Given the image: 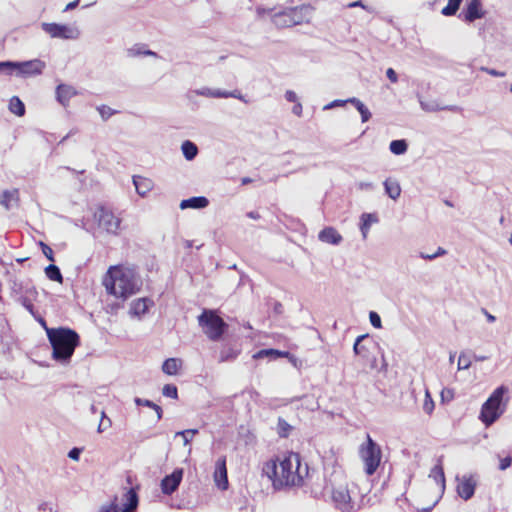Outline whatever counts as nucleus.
Instances as JSON below:
<instances>
[{"instance_id":"20e7f679","label":"nucleus","mask_w":512,"mask_h":512,"mask_svg":"<svg viewBox=\"0 0 512 512\" xmlns=\"http://www.w3.org/2000/svg\"><path fill=\"white\" fill-rule=\"evenodd\" d=\"M198 324L211 341H219L228 327L216 311L210 309H204L198 316Z\"/></svg>"},{"instance_id":"cd10ccee","label":"nucleus","mask_w":512,"mask_h":512,"mask_svg":"<svg viewBox=\"0 0 512 512\" xmlns=\"http://www.w3.org/2000/svg\"><path fill=\"white\" fill-rule=\"evenodd\" d=\"M9 110L17 116H23L25 114L24 103L17 96H13L9 102Z\"/></svg>"},{"instance_id":"a19ab883","label":"nucleus","mask_w":512,"mask_h":512,"mask_svg":"<svg viewBox=\"0 0 512 512\" xmlns=\"http://www.w3.org/2000/svg\"><path fill=\"white\" fill-rule=\"evenodd\" d=\"M434 410V401L428 389H425V399L423 403V411L430 415Z\"/></svg>"},{"instance_id":"393cba45","label":"nucleus","mask_w":512,"mask_h":512,"mask_svg":"<svg viewBox=\"0 0 512 512\" xmlns=\"http://www.w3.org/2000/svg\"><path fill=\"white\" fill-rule=\"evenodd\" d=\"M384 189L386 194L393 200H396L400 197L401 194V186L396 179L387 178L384 183Z\"/></svg>"},{"instance_id":"f257e3e1","label":"nucleus","mask_w":512,"mask_h":512,"mask_svg":"<svg viewBox=\"0 0 512 512\" xmlns=\"http://www.w3.org/2000/svg\"><path fill=\"white\" fill-rule=\"evenodd\" d=\"M263 475L272 481L275 489L300 486L308 474V466L301 464L298 453L290 452L278 461L270 460L262 468Z\"/></svg>"},{"instance_id":"774afa93","label":"nucleus","mask_w":512,"mask_h":512,"mask_svg":"<svg viewBox=\"0 0 512 512\" xmlns=\"http://www.w3.org/2000/svg\"><path fill=\"white\" fill-rule=\"evenodd\" d=\"M347 103L353 104L356 109L359 107L360 104H363L362 101L355 97L347 99Z\"/></svg>"},{"instance_id":"7c9ffc66","label":"nucleus","mask_w":512,"mask_h":512,"mask_svg":"<svg viewBox=\"0 0 512 512\" xmlns=\"http://www.w3.org/2000/svg\"><path fill=\"white\" fill-rule=\"evenodd\" d=\"M45 274L52 281H56L59 283L63 282V277L60 272V269L54 264H50L45 268Z\"/></svg>"},{"instance_id":"de8ad7c7","label":"nucleus","mask_w":512,"mask_h":512,"mask_svg":"<svg viewBox=\"0 0 512 512\" xmlns=\"http://www.w3.org/2000/svg\"><path fill=\"white\" fill-rule=\"evenodd\" d=\"M276 353H278V350H275V349H263V350H260L259 352H257L254 355V358H264V357H274L275 358V354Z\"/></svg>"},{"instance_id":"6e6d98bb","label":"nucleus","mask_w":512,"mask_h":512,"mask_svg":"<svg viewBox=\"0 0 512 512\" xmlns=\"http://www.w3.org/2000/svg\"><path fill=\"white\" fill-rule=\"evenodd\" d=\"M346 103H347V100L337 99V100H334V101L330 102L329 104L325 105L324 110H329L334 107L344 106Z\"/></svg>"},{"instance_id":"f8f14e48","label":"nucleus","mask_w":512,"mask_h":512,"mask_svg":"<svg viewBox=\"0 0 512 512\" xmlns=\"http://www.w3.org/2000/svg\"><path fill=\"white\" fill-rule=\"evenodd\" d=\"M183 478V469L177 468L170 475L165 476L161 481V490L165 495L174 493Z\"/></svg>"},{"instance_id":"e433bc0d","label":"nucleus","mask_w":512,"mask_h":512,"mask_svg":"<svg viewBox=\"0 0 512 512\" xmlns=\"http://www.w3.org/2000/svg\"><path fill=\"white\" fill-rule=\"evenodd\" d=\"M18 62L12 61H3L0 62V73H5L7 75L13 74V72H18Z\"/></svg>"},{"instance_id":"0eeeda50","label":"nucleus","mask_w":512,"mask_h":512,"mask_svg":"<svg viewBox=\"0 0 512 512\" xmlns=\"http://www.w3.org/2000/svg\"><path fill=\"white\" fill-rule=\"evenodd\" d=\"M379 349L378 343L368 334L360 335L356 338L353 351L359 356L370 369H377V358L375 352Z\"/></svg>"},{"instance_id":"ea45409f","label":"nucleus","mask_w":512,"mask_h":512,"mask_svg":"<svg viewBox=\"0 0 512 512\" xmlns=\"http://www.w3.org/2000/svg\"><path fill=\"white\" fill-rule=\"evenodd\" d=\"M196 434H198V429H187L176 432L175 437L181 436L184 445H188Z\"/></svg>"},{"instance_id":"338daca9","label":"nucleus","mask_w":512,"mask_h":512,"mask_svg":"<svg viewBox=\"0 0 512 512\" xmlns=\"http://www.w3.org/2000/svg\"><path fill=\"white\" fill-rule=\"evenodd\" d=\"M79 1H80V0H74V1H72V2H70V3H68V4L66 5V7L64 8V10H63V11H64V12H67V11H70V10L75 9V8L78 6Z\"/></svg>"},{"instance_id":"5fc2aeb1","label":"nucleus","mask_w":512,"mask_h":512,"mask_svg":"<svg viewBox=\"0 0 512 512\" xmlns=\"http://www.w3.org/2000/svg\"><path fill=\"white\" fill-rule=\"evenodd\" d=\"M454 398V393L451 389H443L441 391V399L443 402L451 401Z\"/></svg>"},{"instance_id":"a878e982","label":"nucleus","mask_w":512,"mask_h":512,"mask_svg":"<svg viewBox=\"0 0 512 512\" xmlns=\"http://www.w3.org/2000/svg\"><path fill=\"white\" fill-rule=\"evenodd\" d=\"M182 361L177 358H169L164 361L162 365V370L167 375H176L178 373V369L181 367Z\"/></svg>"},{"instance_id":"ddd939ff","label":"nucleus","mask_w":512,"mask_h":512,"mask_svg":"<svg viewBox=\"0 0 512 512\" xmlns=\"http://www.w3.org/2000/svg\"><path fill=\"white\" fill-rule=\"evenodd\" d=\"M313 11L314 8L310 5H300L289 8L293 26L300 25L302 23H309L312 18Z\"/></svg>"},{"instance_id":"b1692460","label":"nucleus","mask_w":512,"mask_h":512,"mask_svg":"<svg viewBox=\"0 0 512 512\" xmlns=\"http://www.w3.org/2000/svg\"><path fill=\"white\" fill-rule=\"evenodd\" d=\"M208 204H209V201L206 197L195 196V197H191V198L182 200L180 203V208L182 210L187 209V208L203 209V208L207 207Z\"/></svg>"},{"instance_id":"8fccbe9b","label":"nucleus","mask_w":512,"mask_h":512,"mask_svg":"<svg viewBox=\"0 0 512 512\" xmlns=\"http://www.w3.org/2000/svg\"><path fill=\"white\" fill-rule=\"evenodd\" d=\"M97 109H98L100 116L102 117L103 120H107L114 113V111L110 107L105 106V105H102V106L98 107Z\"/></svg>"},{"instance_id":"680f3d73","label":"nucleus","mask_w":512,"mask_h":512,"mask_svg":"<svg viewBox=\"0 0 512 512\" xmlns=\"http://www.w3.org/2000/svg\"><path fill=\"white\" fill-rule=\"evenodd\" d=\"M81 450L79 448H73L69 451L68 456L73 460H79Z\"/></svg>"},{"instance_id":"2eb2a0df","label":"nucleus","mask_w":512,"mask_h":512,"mask_svg":"<svg viewBox=\"0 0 512 512\" xmlns=\"http://www.w3.org/2000/svg\"><path fill=\"white\" fill-rule=\"evenodd\" d=\"M214 481L216 486L221 490H226L228 487L226 457H220L215 464Z\"/></svg>"},{"instance_id":"c756f323","label":"nucleus","mask_w":512,"mask_h":512,"mask_svg":"<svg viewBox=\"0 0 512 512\" xmlns=\"http://www.w3.org/2000/svg\"><path fill=\"white\" fill-rule=\"evenodd\" d=\"M373 221H376V219L373 218L372 214H367V213L362 214L360 230H361L363 239L367 238L371 223Z\"/></svg>"},{"instance_id":"58836bf2","label":"nucleus","mask_w":512,"mask_h":512,"mask_svg":"<svg viewBox=\"0 0 512 512\" xmlns=\"http://www.w3.org/2000/svg\"><path fill=\"white\" fill-rule=\"evenodd\" d=\"M277 430L280 437H287L292 430V426L283 418H279Z\"/></svg>"},{"instance_id":"864d4df0","label":"nucleus","mask_w":512,"mask_h":512,"mask_svg":"<svg viewBox=\"0 0 512 512\" xmlns=\"http://www.w3.org/2000/svg\"><path fill=\"white\" fill-rule=\"evenodd\" d=\"M41 246H42V252L46 256V258L53 262L54 261L53 250L48 245H46L42 242H41Z\"/></svg>"},{"instance_id":"37998d69","label":"nucleus","mask_w":512,"mask_h":512,"mask_svg":"<svg viewBox=\"0 0 512 512\" xmlns=\"http://www.w3.org/2000/svg\"><path fill=\"white\" fill-rule=\"evenodd\" d=\"M162 393L164 396L172 398V399H177V397H178L177 387L172 384H166L162 389Z\"/></svg>"},{"instance_id":"3c124183","label":"nucleus","mask_w":512,"mask_h":512,"mask_svg":"<svg viewBox=\"0 0 512 512\" xmlns=\"http://www.w3.org/2000/svg\"><path fill=\"white\" fill-rule=\"evenodd\" d=\"M112 426V421L110 418H106V419H100V423L98 425V428H97V431L99 433H102L104 432L105 430H107L108 428H110Z\"/></svg>"},{"instance_id":"2f4dec72","label":"nucleus","mask_w":512,"mask_h":512,"mask_svg":"<svg viewBox=\"0 0 512 512\" xmlns=\"http://www.w3.org/2000/svg\"><path fill=\"white\" fill-rule=\"evenodd\" d=\"M238 356V351L232 347H223L220 351L219 362L233 361Z\"/></svg>"},{"instance_id":"4468645a","label":"nucleus","mask_w":512,"mask_h":512,"mask_svg":"<svg viewBox=\"0 0 512 512\" xmlns=\"http://www.w3.org/2000/svg\"><path fill=\"white\" fill-rule=\"evenodd\" d=\"M457 493L463 500H469L475 493L476 480L472 476L464 475L458 478Z\"/></svg>"},{"instance_id":"052dcab7","label":"nucleus","mask_w":512,"mask_h":512,"mask_svg":"<svg viewBox=\"0 0 512 512\" xmlns=\"http://www.w3.org/2000/svg\"><path fill=\"white\" fill-rule=\"evenodd\" d=\"M386 76L392 83H396L398 81L397 74L392 68L387 69Z\"/></svg>"},{"instance_id":"13d9d810","label":"nucleus","mask_w":512,"mask_h":512,"mask_svg":"<svg viewBox=\"0 0 512 512\" xmlns=\"http://www.w3.org/2000/svg\"><path fill=\"white\" fill-rule=\"evenodd\" d=\"M512 463L511 457H505L500 460L499 469L500 470H506L508 467H510Z\"/></svg>"},{"instance_id":"9b49d317","label":"nucleus","mask_w":512,"mask_h":512,"mask_svg":"<svg viewBox=\"0 0 512 512\" xmlns=\"http://www.w3.org/2000/svg\"><path fill=\"white\" fill-rule=\"evenodd\" d=\"M99 227L110 234H117L120 227V219L113 212L105 207H99L94 213Z\"/></svg>"},{"instance_id":"e2e57ef3","label":"nucleus","mask_w":512,"mask_h":512,"mask_svg":"<svg viewBox=\"0 0 512 512\" xmlns=\"http://www.w3.org/2000/svg\"><path fill=\"white\" fill-rule=\"evenodd\" d=\"M40 511H49V512H55L52 505L50 503L44 502L39 505Z\"/></svg>"},{"instance_id":"f3484780","label":"nucleus","mask_w":512,"mask_h":512,"mask_svg":"<svg viewBox=\"0 0 512 512\" xmlns=\"http://www.w3.org/2000/svg\"><path fill=\"white\" fill-rule=\"evenodd\" d=\"M76 94V89L71 85L59 84L56 88V99L64 107L69 105L71 98Z\"/></svg>"},{"instance_id":"6ab92c4d","label":"nucleus","mask_w":512,"mask_h":512,"mask_svg":"<svg viewBox=\"0 0 512 512\" xmlns=\"http://www.w3.org/2000/svg\"><path fill=\"white\" fill-rule=\"evenodd\" d=\"M481 7V0H471V2L468 4L466 8L465 21L473 22L477 19L482 18L484 16V13Z\"/></svg>"},{"instance_id":"a211bd4d","label":"nucleus","mask_w":512,"mask_h":512,"mask_svg":"<svg viewBox=\"0 0 512 512\" xmlns=\"http://www.w3.org/2000/svg\"><path fill=\"white\" fill-rule=\"evenodd\" d=\"M318 238L321 242L338 245L342 241V236L333 227H325L319 232Z\"/></svg>"},{"instance_id":"412c9836","label":"nucleus","mask_w":512,"mask_h":512,"mask_svg":"<svg viewBox=\"0 0 512 512\" xmlns=\"http://www.w3.org/2000/svg\"><path fill=\"white\" fill-rule=\"evenodd\" d=\"M153 305V301L149 298H139L131 303L130 313L133 316L140 317L144 315L148 308Z\"/></svg>"},{"instance_id":"c9c22d12","label":"nucleus","mask_w":512,"mask_h":512,"mask_svg":"<svg viewBox=\"0 0 512 512\" xmlns=\"http://www.w3.org/2000/svg\"><path fill=\"white\" fill-rule=\"evenodd\" d=\"M462 0H449L447 6H445L441 13L445 16L455 15L458 11Z\"/></svg>"},{"instance_id":"09e8293b","label":"nucleus","mask_w":512,"mask_h":512,"mask_svg":"<svg viewBox=\"0 0 512 512\" xmlns=\"http://www.w3.org/2000/svg\"><path fill=\"white\" fill-rule=\"evenodd\" d=\"M222 93H224L225 95H222L221 98H236V99H239V100L245 102L243 95L238 90H234V91L222 90Z\"/></svg>"},{"instance_id":"4d7b16f0","label":"nucleus","mask_w":512,"mask_h":512,"mask_svg":"<svg viewBox=\"0 0 512 512\" xmlns=\"http://www.w3.org/2000/svg\"><path fill=\"white\" fill-rule=\"evenodd\" d=\"M285 99L288 101V102H294V103H297L299 102L298 101V97H297V94L292 91V90H287L285 92Z\"/></svg>"},{"instance_id":"4c0bfd02","label":"nucleus","mask_w":512,"mask_h":512,"mask_svg":"<svg viewBox=\"0 0 512 512\" xmlns=\"http://www.w3.org/2000/svg\"><path fill=\"white\" fill-rule=\"evenodd\" d=\"M419 103H420V106L422 108V110L426 111V112H436V111H439V110H442L444 109L443 107H441L436 101L434 100H431V101H424L422 99H419Z\"/></svg>"},{"instance_id":"9d476101","label":"nucleus","mask_w":512,"mask_h":512,"mask_svg":"<svg viewBox=\"0 0 512 512\" xmlns=\"http://www.w3.org/2000/svg\"><path fill=\"white\" fill-rule=\"evenodd\" d=\"M41 28L44 32L49 34L51 38L76 40L80 36V31L77 27L66 24L43 22Z\"/></svg>"},{"instance_id":"39448f33","label":"nucleus","mask_w":512,"mask_h":512,"mask_svg":"<svg viewBox=\"0 0 512 512\" xmlns=\"http://www.w3.org/2000/svg\"><path fill=\"white\" fill-rule=\"evenodd\" d=\"M138 486L125 489L121 498H113L110 504L101 507L100 512H136L139 505Z\"/></svg>"},{"instance_id":"7ed1b4c3","label":"nucleus","mask_w":512,"mask_h":512,"mask_svg":"<svg viewBox=\"0 0 512 512\" xmlns=\"http://www.w3.org/2000/svg\"><path fill=\"white\" fill-rule=\"evenodd\" d=\"M46 333L52 346L53 359L61 363H68L80 342L77 332L64 327H46Z\"/></svg>"},{"instance_id":"49530a36","label":"nucleus","mask_w":512,"mask_h":512,"mask_svg":"<svg viewBox=\"0 0 512 512\" xmlns=\"http://www.w3.org/2000/svg\"><path fill=\"white\" fill-rule=\"evenodd\" d=\"M369 320H370V323L373 327L375 328H381L382 327V324H381V318L379 316V314L375 311H371L369 313Z\"/></svg>"},{"instance_id":"a18cd8bd","label":"nucleus","mask_w":512,"mask_h":512,"mask_svg":"<svg viewBox=\"0 0 512 512\" xmlns=\"http://www.w3.org/2000/svg\"><path fill=\"white\" fill-rule=\"evenodd\" d=\"M358 112L360 113L361 115V120L363 123L369 121V119L371 118V112L369 111V109L363 104H360L359 107L357 108Z\"/></svg>"},{"instance_id":"79ce46f5","label":"nucleus","mask_w":512,"mask_h":512,"mask_svg":"<svg viewBox=\"0 0 512 512\" xmlns=\"http://www.w3.org/2000/svg\"><path fill=\"white\" fill-rule=\"evenodd\" d=\"M447 254V251L443 248V247H438L436 252L433 253V254H427V253H424V252H420L419 253V257L424 259V260H434L438 257H441V256H444Z\"/></svg>"},{"instance_id":"1a4fd4ad","label":"nucleus","mask_w":512,"mask_h":512,"mask_svg":"<svg viewBox=\"0 0 512 512\" xmlns=\"http://www.w3.org/2000/svg\"><path fill=\"white\" fill-rule=\"evenodd\" d=\"M505 391L504 387L497 388L483 404L480 419L486 426L493 424L502 414L500 406Z\"/></svg>"},{"instance_id":"f704fd0d","label":"nucleus","mask_w":512,"mask_h":512,"mask_svg":"<svg viewBox=\"0 0 512 512\" xmlns=\"http://www.w3.org/2000/svg\"><path fill=\"white\" fill-rule=\"evenodd\" d=\"M430 477H433L434 480L437 482V483H440L441 486H442V489H444L445 487V476H444V470H443V467L441 465H436L432 468L430 474H429Z\"/></svg>"},{"instance_id":"4be33fe9","label":"nucleus","mask_w":512,"mask_h":512,"mask_svg":"<svg viewBox=\"0 0 512 512\" xmlns=\"http://www.w3.org/2000/svg\"><path fill=\"white\" fill-rule=\"evenodd\" d=\"M271 21L277 28H287L293 26V22L291 21V15L289 13V8L274 13L271 17Z\"/></svg>"},{"instance_id":"473e14b6","label":"nucleus","mask_w":512,"mask_h":512,"mask_svg":"<svg viewBox=\"0 0 512 512\" xmlns=\"http://www.w3.org/2000/svg\"><path fill=\"white\" fill-rule=\"evenodd\" d=\"M408 145L405 140H393L390 142L389 149L395 155H402L407 151Z\"/></svg>"},{"instance_id":"f03ea898","label":"nucleus","mask_w":512,"mask_h":512,"mask_svg":"<svg viewBox=\"0 0 512 512\" xmlns=\"http://www.w3.org/2000/svg\"><path fill=\"white\" fill-rule=\"evenodd\" d=\"M103 285L109 294L126 299L140 291L142 279L134 267L111 266L103 279Z\"/></svg>"},{"instance_id":"5701e85b","label":"nucleus","mask_w":512,"mask_h":512,"mask_svg":"<svg viewBox=\"0 0 512 512\" xmlns=\"http://www.w3.org/2000/svg\"><path fill=\"white\" fill-rule=\"evenodd\" d=\"M19 191L17 189L5 190L0 196V204L7 210L13 208L18 204Z\"/></svg>"},{"instance_id":"dca6fc26","label":"nucleus","mask_w":512,"mask_h":512,"mask_svg":"<svg viewBox=\"0 0 512 512\" xmlns=\"http://www.w3.org/2000/svg\"><path fill=\"white\" fill-rule=\"evenodd\" d=\"M18 65V74L20 75H39L45 68V63L40 59L18 62Z\"/></svg>"},{"instance_id":"c03bdc74","label":"nucleus","mask_w":512,"mask_h":512,"mask_svg":"<svg viewBox=\"0 0 512 512\" xmlns=\"http://www.w3.org/2000/svg\"><path fill=\"white\" fill-rule=\"evenodd\" d=\"M471 366V359L470 357L465 354L464 352L460 353L458 358V369L459 370H466Z\"/></svg>"},{"instance_id":"603ef678","label":"nucleus","mask_w":512,"mask_h":512,"mask_svg":"<svg viewBox=\"0 0 512 512\" xmlns=\"http://www.w3.org/2000/svg\"><path fill=\"white\" fill-rule=\"evenodd\" d=\"M134 402L138 406H145V407H148V408H151V409H153V407L155 406V403L152 402L151 400L142 399V398H138V397H136L134 399Z\"/></svg>"},{"instance_id":"0e129e2a","label":"nucleus","mask_w":512,"mask_h":512,"mask_svg":"<svg viewBox=\"0 0 512 512\" xmlns=\"http://www.w3.org/2000/svg\"><path fill=\"white\" fill-rule=\"evenodd\" d=\"M292 112H293V114H295L297 116H301L302 115V104L300 102L295 103V105L292 108Z\"/></svg>"},{"instance_id":"c85d7f7f","label":"nucleus","mask_w":512,"mask_h":512,"mask_svg":"<svg viewBox=\"0 0 512 512\" xmlns=\"http://www.w3.org/2000/svg\"><path fill=\"white\" fill-rule=\"evenodd\" d=\"M127 53L129 57H137L140 55L158 57L156 52L145 49V47L141 45H136L130 48Z\"/></svg>"},{"instance_id":"69168bd1","label":"nucleus","mask_w":512,"mask_h":512,"mask_svg":"<svg viewBox=\"0 0 512 512\" xmlns=\"http://www.w3.org/2000/svg\"><path fill=\"white\" fill-rule=\"evenodd\" d=\"M359 188L361 190H372V189H374V185L371 182H360Z\"/></svg>"},{"instance_id":"bf43d9fd","label":"nucleus","mask_w":512,"mask_h":512,"mask_svg":"<svg viewBox=\"0 0 512 512\" xmlns=\"http://www.w3.org/2000/svg\"><path fill=\"white\" fill-rule=\"evenodd\" d=\"M483 71H485L486 73H488L489 75L491 76H494V77H503L505 76V72H501V71H498V70H495V69H490V68H482Z\"/></svg>"},{"instance_id":"bb28decb","label":"nucleus","mask_w":512,"mask_h":512,"mask_svg":"<svg viewBox=\"0 0 512 512\" xmlns=\"http://www.w3.org/2000/svg\"><path fill=\"white\" fill-rule=\"evenodd\" d=\"M182 153L186 160H193L198 154V148L196 144L191 142L190 140H186L181 145Z\"/></svg>"},{"instance_id":"aec40b11","label":"nucleus","mask_w":512,"mask_h":512,"mask_svg":"<svg viewBox=\"0 0 512 512\" xmlns=\"http://www.w3.org/2000/svg\"><path fill=\"white\" fill-rule=\"evenodd\" d=\"M133 184L139 196L145 197L153 188V181L142 176H133Z\"/></svg>"},{"instance_id":"72a5a7b5","label":"nucleus","mask_w":512,"mask_h":512,"mask_svg":"<svg viewBox=\"0 0 512 512\" xmlns=\"http://www.w3.org/2000/svg\"><path fill=\"white\" fill-rule=\"evenodd\" d=\"M194 93L199 96L210 98H221L222 95H225L224 93H222L221 89H211L208 87H202L200 89H197L194 91Z\"/></svg>"},{"instance_id":"6e6552de","label":"nucleus","mask_w":512,"mask_h":512,"mask_svg":"<svg viewBox=\"0 0 512 512\" xmlns=\"http://www.w3.org/2000/svg\"><path fill=\"white\" fill-rule=\"evenodd\" d=\"M354 488L355 485L349 488L348 485L343 484L332 488L331 498L337 509L342 512H352L360 508V504L353 496Z\"/></svg>"},{"instance_id":"423d86ee","label":"nucleus","mask_w":512,"mask_h":512,"mask_svg":"<svg viewBox=\"0 0 512 512\" xmlns=\"http://www.w3.org/2000/svg\"><path fill=\"white\" fill-rule=\"evenodd\" d=\"M359 456L364 463V470L366 474H374L380 465L382 452L380 446L370 437V435H367V441L361 444L359 448Z\"/></svg>"}]
</instances>
